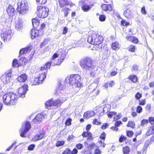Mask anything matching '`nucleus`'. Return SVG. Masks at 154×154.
Returning <instances> with one entry per match:
<instances>
[{
    "mask_svg": "<svg viewBox=\"0 0 154 154\" xmlns=\"http://www.w3.org/2000/svg\"><path fill=\"white\" fill-rule=\"evenodd\" d=\"M129 79L134 83L136 82L137 80V77L135 75H131L129 77Z\"/></svg>",
    "mask_w": 154,
    "mask_h": 154,
    "instance_id": "nucleus-31",
    "label": "nucleus"
},
{
    "mask_svg": "<svg viewBox=\"0 0 154 154\" xmlns=\"http://www.w3.org/2000/svg\"><path fill=\"white\" fill-rule=\"evenodd\" d=\"M112 48L115 50H118L119 48V43L117 42H115L112 44Z\"/></svg>",
    "mask_w": 154,
    "mask_h": 154,
    "instance_id": "nucleus-30",
    "label": "nucleus"
},
{
    "mask_svg": "<svg viewBox=\"0 0 154 154\" xmlns=\"http://www.w3.org/2000/svg\"><path fill=\"white\" fill-rule=\"evenodd\" d=\"M106 19V17L104 15H100L99 17V20L101 21H104Z\"/></svg>",
    "mask_w": 154,
    "mask_h": 154,
    "instance_id": "nucleus-43",
    "label": "nucleus"
},
{
    "mask_svg": "<svg viewBox=\"0 0 154 154\" xmlns=\"http://www.w3.org/2000/svg\"><path fill=\"white\" fill-rule=\"evenodd\" d=\"M134 134V133L131 131H128L127 133V135L128 137H131Z\"/></svg>",
    "mask_w": 154,
    "mask_h": 154,
    "instance_id": "nucleus-57",
    "label": "nucleus"
},
{
    "mask_svg": "<svg viewBox=\"0 0 154 154\" xmlns=\"http://www.w3.org/2000/svg\"><path fill=\"white\" fill-rule=\"evenodd\" d=\"M69 10L68 8H65L63 9V11L64 12V16L67 17L68 14V11Z\"/></svg>",
    "mask_w": 154,
    "mask_h": 154,
    "instance_id": "nucleus-44",
    "label": "nucleus"
},
{
    "mask_svg": "<svg viewBox=\"0 0 154 154\" xmlns=\"http://www.w3.org/2000/svg\"><path fill=\"white\" fill-rule=\"evenodd\" d=\"M93 124L94 125H99L101 124V122H98L97 119H95L93 122Z\"/></svg>",
    "mask_w": 154,
    "mask_h": 154,
    "instance_id": "nucleus-53",
    "label": "nucleus"
},
{
    "mask_svg": "<svg viewBox=\"0 0 154 154\" xmlns=\"http://www.w3.org/2000/svg\"><path fill=\"white\" fill-rule=\"evenodd\" d=\"M64 58V57H62L61 58H60L59 59H58L57 61V62L56 63H52V64H51V65H52V66H54L55 65H60L61 64L62 62H63V61Z\"/></svg>",
    "mask_w": 154,
    "mask_h": 154,
    "instance_id": "nucleus-33",
    "label": "nucleus"
},
{
    "mask_svg": "<svg viewBox=\"0 0 154 154\" xmlns=\"http://www.w3.org/2000/svg\"><path fill=\"white\" fill-rule=\"evenodd\" d=\"M48 42V41L46 39H45L43 42H41V46L42 47L43 46H44L47 44Z\"/></svg>",
    "mask_w": 154,
    "mask_h": 154,
    "instance_id": "nucleus-58",
    "label": "nucleus"
},
{
    "mask_svg": "<svg viewBox=\"0 0 154 154\" xmlns=\"http://www.w3.org/2000/svg\"><path fill=\"white\" fill-rule=\"evenodd\" d=\"M31 128V125L29 122H23L20 131V136L22 137H25V134Z\"/></svg>",
    "mask_w": 154,
    "mask_h": 154,
    "instance_id": "nucleus-7",
    "label": "nucleus"
},
{
    "mask_svg": "<svg viewBox=\"0 0 154 154\" xmlns=\"http://www.w3.org/2000/svg\"><path fill=\"white\" fill-rule=\"evenodd\" d=\"M1 37L2 40L4 42H7L10 41L12 35L11 30L6 31L5 32L1 33Z\"/></svg>",
    "mask_w": 154,
    "mask_h": 154,
    "instance_id": "nucleus-10",
    "label": "nucleus"
},
{
    "mask_svg": "<svg viewBox=\"0 0 154 154\" xmlns=\"http://www.w3.org/2000/svg\"><path fill=\"white\" fill-rule=\"evenodd\" d=\"M94 84H91V85H89L88 87V88L89 89V90H91L90 91H88L89 92H91L93 91H94L95 90V87H94L93 88H92V87L93 86H94Z\"/></svg>",
    "mask_w": 154,
    "mask_h": 154,
    "instance_id": "nucleus-40",
    "label": "nucleus"
},
{
    "mask_svg": "<svg viewBox=\"0 0 154 154\" xmlns=\"http://www.w3.org/2000/svg\"><path fill=\"white\" fill-rule=\"evenodd\" d=\"M131 38V42L135 43H137L138 42V40L137 38L132 37Z\"/></svg>",
    "mask_w": 154,
    "mask_h": 154,
    "instance_id": "nucleus-48",
    "label": "nucleus"
},
{
    "mask_svg": "<svg viewBox=\"0 0 154 154\" xmlns=\"http://www.w3.org/2000/svg\"><path fill=\"white\" fill-rule=\"evenodd\" d=\"M103 38L96 32L93 33L91 35H89L87 41L91 44L95 45L101 44L103 41Z\"/></svg>",
    "mask_w": 154,
    "mask_h": 154,
    "instance_id": "nucleus-4",
    "label": "nucleus"
},
{
    "mask_svg": "<svg viewBox=\"0 0 154 154\" xmlns=\"http://www.w3.org/2000/svg\"><path fill=\"white\" fill-rule=\"evenodd\" d=\"M32 22L33 27L35 28L38 27L40 23L39 20L36 19H32Z\"/></svg>",
    "mask_w": 154,
    "mask_h": 154,
    "instance_id": "nucleus-29",
    "label": "nucleus"
},
{
    "mask_svg": "<svg viewBox=\"0 0 154 154\" xmlns=\"http://www.w3.org/2000/svg\"><path fill=\"white\" fill-rule=\"evenodd\" d=\"M123 151L124 154H128L130 151V148L128 146H125L123 147Z\"/></svg>",
    "mask_w": 154,
    "mask_h": 154,
    "instance_id": "nucleus-32",
    "label": "nucleus"
},
{
    "mask_svg": "<svg viewBox=\"0 0 154 154\" xmlns=\"http://www.w3.org/2000/svg\"><path fill=\"white\" fill-rule=\"evenodd\" d=\"M78 150L76 148H74L72 151L71 150L70 154H76L78 152Z\"/></svg>",
    "mask_w": 154,
    "mask_h": 154,
    "instance_id": "nucleus-59",
    "label": "nucleus"
},
{
    "mask_svg": "<svg viewBox=\"0 0 154 154\" xmlns=\"http://www.w3.org/2000/svg\"><path fill=\"white\" fill-rule=\"evenodd\" d=\"M72 121V119L70 118L68 119L65 122V124L66 125H69L71 124V122Z\"/></svg>",
    "mask_w": 154,
    "mask_h": 154,
    "instance_id": "nucleus-50",
    "label": "nucleus"
},
{
    "mask_svg": "<svg viewBox=\"0 0 154 154\" xmlns=\"http://www.w3.org/2000/svg\"><path fill=\"white\" fill-rule=\"evenodd\" d=\"M142 107L140 106H139L137 108V112L138 113H140L142 112Z\"/></svg>",
    "mask_w": 154,
    "mask_h": 154,
    "instance_id": "nucleus-60",
    "label": "nucleus"
},
{
    "mask_svg": "<svg viewBox=\"0 0 154 154\" xmlns=\"http://www.w3.org/2000/svg\"><path fill=\"white\" fill-rule=\"evenodd\" d=\"M52 64V63L51 62H48L45 65L41 67L40 70L42 71L44 70L45 69L46 70H48V69H49L50 68L51 65Z\"/></svg>",
    "mask_w": 154,
    "mask_h": 154,
    "instance_id": "nucleus-28",
    "label": "nucleus"
},
{
    "mask_svg": "<svg viewBox=\"0 0 154 154\" xmlns=\"http://www.w3.org/2000/svg\"><path fill=\"white\" fill-rule=\"evenodd\" d=\"M80 66L83 70L97 71V68L92 64V61L91 58L85 57L81 60L80 62Z\"/></svg>",
    "mask_w": 154,
    "mask_h": 154,
    "instance_id": "nucleus-2",
    "label": "nucleus"
},
{
    "mask_svg": "<svg viewBox=\"0 0 154 154\" xmlns=\"http://www.w3.org/2000/svg\"><path fill=\"white\" fill-rule=\"evenodd\" d=\"M53 100L52 99H50L46 102L45 105L47 109H49L53 108L54 105V102Z\"/></svg>",
    "mask_w": 154,
    "mask_h": 154,
    "instance_id": "nucleus-17",
    "label": "nucleus"
},
{
    "mask_svg": "<svg viewBox=\"0 0 154 154\" xmlns=\"http://www.w3.org/2000/svg\"><path fill=\"white\" fill-rule=\"evenodd\" d=\"M95 48L96 50L100 51L103 48L102 45L101 44L98 45H95Z\"/></svg>",
    "mask_w": 154,
    "mask_h": 154,
    "instance_id": "nucleus-37",
    "label": "nucleus"
},
{
    "mask_svg": "<svg viewBox=\"0 0 154 154\" xmlns=\"http://www.w3.org/2000/svg\"><path fill=\"white\" fill-rule=\"evenodd\" d=\"M47 74V71L40 73L37 77L39 79L40 83H42V81L45 78Z\"/></svg>",
    "mask_w": 154,
    "mask_h": 154,
    "instance_id": "nucleus-19",
    "label": "nucleus"
},
{
    "mask_svg": "<svg viewBox=\"0 0 154 154\" xmlns=\"http://www.w3.org/2000/svg\"><path fill=\"white\" fill-rule=\"evenodd\" d=\"M65 86L64 85L61 83L58 85V88L55 90V94L56 95H60V94L63 92V90L65 89Z\"/></svg>",
    "mask_w": 154,
    "mask_h": 154,
    "instance_id": "nucleus-13",
    "label": "nucleus"
},
{
    "mask_svg": "<svg viewBox=\"0 0 154 154\" xmlns=\"http://www.w3.org/2000/svg\"><path fill=\"white\" fill-rule=\"evenodd\" d=\"M141 12L142 14H146V12L144 6L142 8Z\"/></svg>",
    "mask_w": 154,
    "mask_h": 154,
    "instance_id": "nucleus-62",
    "label": "nucleus"
},
{
    "mask_svg": "<svg viewBox=\"0 0 154 154\" xmlns=\"http://www.w3.org/2000/svg\"><path fill=\"white\" fill-rule=\"evenodd\" d=\"M138 66L135 65H134L133 66L132 70L133 71H137L138 69Z\"/></svg>",
    "mask_w": 154,
    "mask_h": 154,
    "instance_id": "nucleus-56",
    "label": "nucleus"
},
{
    "mask_svg": "<svg viewBox=\"0 0 154 154\" xmlns=\"http://www.w3.org/2000/svg\"><path fill=\"white\" fill-rule=\"evenodd\" d=\"M117 114L115 112H109L107 113V115L109 117L111 118L113 115H115Z\"/></svg>",
    "mask_w": 154,
    "mask_h": 154,
    "instance_id": "nucleus-42",
    "label": "nucleus"
},
{
    "mask_svg": "<svg viewBox=\"0 0 154 154\" xmlns=\"http://www.w3.org/2000/svg\"><path fill=\"white\" fill-rule=\"evenodd\" d=\"M128 50L132 52H134L135 50V47L133 45H130L128 47Z\"/></svg>",
    "mask_w": 154,
    "mask_h": 154,
    "instance_id": "nucleus-41",
    "label": "nucleus"
},
{
    "mask_svg": "<svg viewBox=\"0 0 154 154\" xmlns=\"http://www.w3.org/2000/svg\"><path fill=\"white\" fill-rule=\"evenodd\" d=\"M124 15L128 19H132L133 18V14L131 11L128 9H126L124 12Z\"/></svg>",
    "mask_w": 154,
    "mask_h": 154,
    "instance_id": "nucleus-15",
    "label": "nucleus"
},
{
    "mask_svg": "<svg viewBox=\"0 0 154 154\" xmlns=\"http://www.w3.org/2000/svg\"><path fill=\"white\" fill-rule=\"evenodd\" d=\"M58 56V55L57 53H55L52 56V57L51 59V61L50 62H51L52 63L53 60H54Z\"/></svg>",
    "mask_w": 154,
    "mask_h": 154,
    "instance_id": "nucleus-47",
    "label": "nucleus"
},
{
    "mask_svg": "<svg viewBox=\"0 0 154 154\" xmlns=\"http://www.w3.org/2000/svg\"><path fill=\"white\" fill-rule=\"evenodd\" d=\"M40 80L37 77L34 78H32L31 80L30 84L32 85H38L39 84L41 83L40 82Z\"/></svg>",
    "mask_w": 154,
    "mask_h": 154,
    "instance_id": "nucleus-25",
    "label": "nucleus"
},
{
    "mask_svg": "<svg viewBox=\"0 0 154 154\" xmlns=\"http://www.w3.org/2000/svg\"><path fill=\"white\" fill-rule=\"evenodd\" d=\"M148 120L151 124H154V118L153 117H149Z\"/></svg>",
    "mask_w": 154,
    "mask_h": 154,
    "instance_id": "nucleus-52",
    "label": "nucleus"
},
{
    "mask_svg": "<svg viewBox=\"0 0 154 154\" xmlns=\"http://www.w3.org/2000/svg\"><path fill=\"white\" fill-rule=\"evenodd\" d=\"M109 126V124L108 123L104 124L101 126L102 129H105L106 128V127Z\"/></svg>",
    "mask_w": 154,
    "mask_h": 154,
    "instance_id": "nucleus-64",
    "label": "nucleus"
},
{
    "mask_svg": "<svg viewBox=\"0 0 154 154\" xmlns=\"http://www.w3.org/2000/svg\"><path fill=\"white\" fill-rule=\"evenodd\" d=\"M101 7L103 10L105 11H110L112 9L111 5L110 4H103Z\"/></svg>",
    "mask_w": 154,
    "mask_h": 154,
    "instance_id": "nucleus-21",
    "label": "nucleus"
},
{
    "mask_svg": "<svg viewBox=\"0 0 154 154\" xmlns=\"http://www.w3.org/2000/svg\"><path fill=\"white\" fill-rule=\"evenodd\" d=\"M26 63V60L25 57H21L19 60V61L16 59H14L12 62L13 66L14 67H17L21 65H25Z\"/></svg>",
    "mask_w": 154,
    "mask_h": 154,
    "instance_id": "nucleus-9",
    "label": "nucleus"
},
{
    "mask_svg": "<svg viewBox=\"0 0 154 154\" xmlns=\"http://www.w3.org/2000/svg\"><path fill=\"white\" fill-rule=\"evenodd\" d=\"M148 123V120L147 119H144L142 120L141 122L140 125L141 126L144 127Z\"/></svg>",
    "mask_w": 154,
    "mask_h": 154,
    "instance_id": "nucleus-34",
    "label": "nucleus"
},
{
    "mask_svg": "<svg viewBox=\"0 0 154 154\" xmlns=\"http://www.w3.org/2000/svg\"><path fill=\"white\" fill-rule=\"evenodd\" d=\"M59 6L63 8L68 4L67 0H58Z\"/></svg>",
    "mask_w": 154,
    "mask_h": 154,
    "instance_id": "nucleus-27",
    "label": "nucleus"
},
{
    "mask_svg": "<svg viewBox=\"0 0 154 154\" xmlns=\"http://www.w3.org/2000/svg\"><path fill=\"white\" fill-rule=\"evenodd\" d=\"M27 75L25 74H23L18 76L17 78L18 81L20 82H24L27 79Z\"/></svg>",
    "mask_w": 154,
    "mask_h": 154,
    "instance_id": "nucleus-20",
    "label": "nucleus"
},
{
    "mask_svg": "<svg viewBox=\"0 0 154 154\" xmlns=\"http://www.w3.org/2000/svg\"><path fill=\"white\" fill-rule=\"evenodd\" d=\"M100 137L102 139L104 140L105 139L106 137V134L104 132L102 133L100 136Z\"/></svg>",
    "mask_w": 154,
    "mask_h": 154,
    "instance_id": "nucleus-61",
    "label": "nucleus"
},
{
    "mask_svg": "<svg viewBox=\"0 0 154 154\" xmlns=\"http://www.w3.org/2000/svg\"><path fill=\"white\" fill-rule=\"evenodd\" d=\"M7 12L9 16H13L15 14L14 8L12 5H9L7 9Z\"/></svg>",
    "mask_w": 154,
    "mask_h": 154,
    "instance_id": "nucleus-16",
    "label": "nucleus"
},
{
    "mask_svg": "<svg viewBox=\"0 0 154 154\" xmlns=\"http://www.w3.org/2000/svg\"><path fill=\"white\" fill-rule=\"evenodd\" d=\"M91 133L88 131L87 132L85 131L82 134V135L83 137H88L89 136H91Z\"/></svg>",
    "mask_w": 154,
    "mask_h": 154,
    "instance_id": "nucleus-38",
    "label": "nucleus"
},
{
    "mask_svg": "<svg viewBox=\"0 0 154 154\" xmlns=\"http://www.w3.org/2000/svg\"><path fill=\"white\" fill-rule=\"evenodd\" d=\"M28 86L27 85H24L22 87H20L15 93L17 95V98L20 97H24L28 91Z\"/></svg>",
    "mask_w": 154,
    "mask_h": 154,
    "instance_id": "nucleus-8",
    "label": "nucleus"
},
{
    "mask_svg": "<svg viewBox=\"0 0 154 154\" xmlns=\"http://www.w3.org/2000/svg\"><path fill=\"white\" fill-rule=\"evenodd\" d=\"M135 123L132 121H129L128 124L127 125L128 127H131L133 128H135Z\"/></svg>",
    "mask_w": 154,
    "mask_h": 154,
    "instance_id": "nucleus-35",
    "label": "nucleus"
},
{
    "mask_svg": "<svg viewBox=\"0 0 154 154\" xmlns=\"http://www.w3.org/2000/svg\"><path fill=\"white\" fill-rule=\"evenodd\" d=\"M35 147V146L34 144H31L28 147V149L29 150H32Z\"/></svg>",
    "mask_w": 154,
    "mask_h": 154,
    "instance_id": "nucleus-55",
    "label": "nucleus"
},
{
    "mask_svg": "<svg viewBox=\"0 0 154 154\" xmlns=\"http://www.w3.org/2000/svg\"><path fill=\"white\" fill-rule=\"evenodd\" d=\"M66 100L65 97H60L57 100L53 101L54 106L58 107L61 105Z\"/></svg>",
    "mask_w": 154,
    "mask_h": 154,
    "instance_id": "nucleus-14",
    "label": "nucleus"
},
{
    "mask_svg": "<svg viewBox=\"0 0 154 154\" xmlns=\"http://www.w3.org/2000/svg\"><path fill=\"white\" fill-rule=\"evenodd\" d=\"M17 99V95L12 92L5 93L2 97L3 103L8 106L15 104Z\"/></svg>",
    "mask_w": 154,
    "mask_h": 154,
    "instance_id": "nucleus-1",
    "label": "nucleus"
},
{
    "mask_svg": "<svg viewBox=\"0 0 154 154\" xmlns=\"http://www.w3.org/2000/svg\"><path fill=\"white\" fill-rule=\"evenodd\" d=\"M71 150L69 149H66L62 154H70Z\"/></svg>",
    "mask_w": 154,
    "mask_h": 154,
    "instance_id": "nucleus-45",
    "label": "nucleus"
},
{
    "mask_svg": "<svg viewBox=\"0 0 154 154\" xmlns=\"http://www.w3.org/2000/svg\"><path fill=\"white\" fill-rule=\"evenodd\" d=\"M28 4L26 0L22 1L17 3V11L20 14L24 15L29 10Z\"/></svg>",
    "mask_w": 154,
    "mask_h": 154,
    "instance_id": "nucleus-5",
    "label": "nucleus"
},
{
    "mask_svg": "<svg viewBox=\"0 0 154 154\" xmlns=\"http://www.w3.org/2000/svg\"><path fill=\"white\" fill-rule=\"evenodd\" d=\"M42 34L41 31L36 29H32L31 31V38L32 39H34L39 36L42 35Z\"/></svg>",
    "mask_w": 154,
    "mask_h": 154,
    "instance_id": "nucleus-12",
    "label": "nucleus"
},
{
    "mask_svg": "<svg viewBox=\"0 0 154 154\" xmlns=\"http://www.w3.org/2000/svg\"><path fill=\"white\" fill-rule=\"evenodd\" d=\"M121 24L123 26H125L129 25V23L123 20L121 21Z\"/></svg>",
    "mask_w": 154,
    "mask_h": 154,
    "instance_id": "nucleus-46",
    "label": "nucleus"
},
{
    "mask_svg": "<svg viewBox=\"0 0 154 154\" xmlns=\"http://www.w3.org/2000/svg\"><path fill=\"white\" fill-rule=\"evenodd\" d=\"M64 144V141L62 140H59L56 143V145L57 147H59L63 145Z\"/></svg>",
    "mask_w": 154,
    "mask_h": 154,
    "instance_id": "nucleus-36",
    "label": "nucleus"
},
{
    "mask_svg": "<svg viewBox=\"0 0 154 154\" xmlns=\"http://www.w3.org/2000/svg\"><path fill=\"white\" fill-rule=\"evenodd\" d=\"M44 118V116L43 114H38L35 116L33 121L35 123L41 122Z\"/></svg>",
    "mask_w": 154,
    "mask_h": 154,
    "instance_id": "nucleus-18",
    "label": "nucleus"
},
{
    "mask_svg": "<svg viewBox=\"0 0 154 154\" xmlns=\"http://www.w3.org/2000/svg\"><path fill=\"white\" fill-rule=\"evenodd\" d=\"M126 139V137L123 135H122L119 139V141L120 142H122L123 141L125 140Z\"/></svg>",
    "mask_w": 154,
    "mask_h": 154,
    "instance_id": "nucleus-49",
    "label": "nucleus"
},
{
    "mask_svg": "<svg viewBox=\"0 0 154 154\" xmlns=\"http://www.w3.org/2000/svg\"><path fill=\"white\" fill-rule=\"evenodd\" d=\"M45 135V134L42 133L40 134H37L35 135V137L32 139V140L34 141H36L43 138Z\"/></svg>",
    "mask_w": 154,
    "mask_h": 154,
    "instance_id": "nucleus-24",
    "label": "nucleus"
},
{
    "mask_svg": "<svg viewBox=\"0 0 154 154\" xmlns=\"http://www.w3.org/2000/svg\"><path fill=\"white\" fill-rule=\"evenodd\" d=\"M11 78V74L8 73L2 76L0 78V79L4 84H6L10 82Z\"/></svg>",
    "mask_w": 154,
    "mask_h": 154,
    "instance_id": "nucleus-11",
    "label": "nucleus"
},
{
    "mask_svg": "<svg viewBox=\"0 0 154 154\" xmlns=\"http://www.w3.org/2000/svg\"><path fill=\"white\" fill-rule=\"evenodd\" d=\"M101 153V150L100 149L98 148L96 149L94 152V154H100Z\"/></svg>",
    "mask_w": 154,
    "mask_h": 154,
    "instance_id": "nucleus-54",
    "label": "nucleus"
},
{
    "mask_svg": "<svg viewBox=\"0 0 154 154\" xmlns=\"http://www.w3.org/2000/svg\"><path fill=\"white\" fill-rule=\"evenodd\" d=\"M81 77L77 74L72 75L70 77H67L65 79L67 82L69 81V83L74 87H81L82 85Z\"/></svg>",
    "mask_w": 154,
    "mask_h": 154,
    "instance_id": "nucleus-3",
    "label": "nucleus"
},
{
    "mask_svg": "<svg viewBox=\"0 0 154 154\" xmlns=\"http://www.w3.org/2000/svg\"><path fill=\"white\" fill-rule=\"evenodd\" d=\"M76 147L78 149H82L83 147V146L82 144L81 143H79L77 144L76 145Z\"/></svg>",
    "mask_w": 154,
    "mask_h": 154,
    "instance_id": "nucleus-63",
    "label": "nucleus"
},
{
    "mask_svg": "<svg viewBox=\"0 0 154 154\" xmlns=\"http://www.w3.org/2000/svg\"><path fill=\"white\" fill-rule=\"evenodd\" d=\"M95 112L92 111H88L84 113V117L85 118H89L95 115Z\"/></svg>",
    "mask_w": 154,
    "mask_h": 154,
    "instance_id": "nucleus-22",
    "label": "nucleus"
},
{
    "mask_svg": "<svg viewBox=\"0 0 154 154\" xmlns=\"http://www.w3.org/2000/svg\"><path fill=\"white\" fill-rule=\"evenodd\" d=\"M31 50V48L30 47H28L21 49L20 51L19 57H20L21 55L26 54L28 52L30 51Z\"/></svg>",
    "mask_w": 154,
    "mask_h": 154,
    "instance_id": "nucleus-23",
    "label": "nucleus"
},
{
    "mask_svg": "<svg viewBox=\"0 0 154 154\" xmlns=\"http://www.w3.org/2000/svg\"><path fill=\"white\" fill-rule=\"evenodd\" d=\"M15 27L17 30L21 29L23 28L22 22L20 20L15 21Z\"/></svg>",
    "mask_w": 154,
    "mask_h": 154,
    "instance_id": "nucleus-26",
    "label": "nucleus"
},
{
    "mask_svg": "<svg viewBox=\"0 0 154 154\" xmlns=\"http://www.w3.org/2000/svg\"><path fill=\"white\" fill-rule=\"evenodd\" d=\"M49 11V9L48 8L39 5L37 7L36 13L39 17L44 18L47 17Z\"/></svg>",
    "mask_w": 154,
    "mask_h": 154,
    "instance_id": "nucleus-6",
    "label": "nucleus"
},
{
    "mask_svg": "<svg viewBox=\"0 0 154 154\" xmlns=\"http://www.w3.org/2000/svg\"><path fill=\"white\" fill-rule=\"evenodd\" d=\"M37 2L39 4H44L45 3L47 0H36Z\"/></svg>",
    "mask_w": 154,
    "mask_h": 154,
    "instance_id": "nucleus-51",
    "label": "nucleus"
},
{
    "mask_svg": "<svg viewBox=\"0 0 154 154\" xmlns=\"http://www.w3.org/2000/svg\"><path fill=\"white\" fill-rule=\"evenodd\" d=\"M90 9L89 6L87 5H84L82 7V9L84 11H87Z\"/></svg>",
    "mask_w": 154,
    "mask_h": 154,
    "instance_id": "nucleus-39",
    "label": "nucleus"
}]
</instances>
